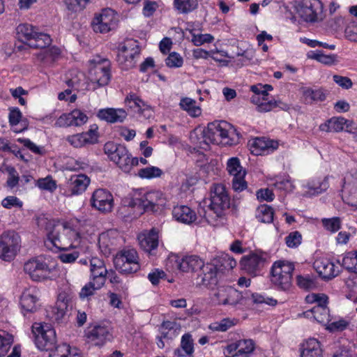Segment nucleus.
I'll use <instances>...</instances> for the list:
<instances>
[{
  "mask_svg": "<svg viewBox=\"0 0 357 357\" xmlns=\"http://www.w3.org/2000/svg\"><path fill=\"white\" fill-rule=\"evenodd\" d=\"M204 265V261L196 255L184 257L178 261V268L183 272L200 271Z\"/></svg>",
  "mask_w": 357,
  "mask_h": 357,
  "instance_id": "obj_29",
  "label": "nucleus"
},
{
  "mask_svg": "<svg viewBox=\"0 0 357 357\" xmlns=\"http://www.w3.org/2000/svg\"><path fill=\"white\" fill-rule=\"evenodd\" d=\"M166 65L170 68H179L183 65V58L176 52H172L165 60Z\"/></svg>",
  "mask_w": 357,
  "mask_h": 357,
  "instance_id": "obj_61",
  "label": "nucleus"
},
{
  "mask_svg": "<svg viewBox=\"0 0 357 357\" xmlns=\"http://www.w3.org/2000/svg\"><path fill=\"white\" fill-rule=\"evenodd\" d=\"M303 101L306 104H312L313 102L324 101L326 95L321 89H313L310 87H302L300 89Z\"/></svg>",
  "mask_w": 357,
  "mask_h": 357,
  "instance_id": "obj_33",
  "label": "nucleus"
},
{
  "mask_svg": "<svg viewBox=\"0 0 357 357\" xmlns=\"http://www.w3.org/2000/svg\"><path fill=\"white\" fill-rule=\"evenodd\" d=\"M137 238L140 247L149 253L158 246V231L155 228L143 231Z\"/></svg>",
  "mask_w": 357,
  "mask_h": 357,
  "instance_id": "obj_22",
  "label": "nucleus"
},
{
  "mask_svg": "<svg viewBox=\"0 0 357 357\" xmlns=\"http://www.w3.org/2000/svg\"><path fill=\"white\" fill-rule=\"evenodd\" d=\"M236 132V130L226 121H214L208 124L207 128L203 131V140L200 142V147L206 149L202 143L208 146L210 143L218 144L222 139L230 138Z\"/></svg>",
  "mask_w": 357,
  "mask_h": 357,
  "instance_id": "obj_4",
  "label": "nucleus"
},
{
  "mask_svg": "<svg viewBox=\"0 0 357 357\" xmlns=\"http://www.w3.org/2000/svg\"><path fill=\"white\" fill-rule=\"evenodd\" d=\"M86 337L88 342L97 347L105 345L113 338L110 328L103 325H96L88 329Z\"/></svg>",
  "mask_w": 357,
  "mask_h": 357,
  "instance_id": "obj_16",
  "label": "nucleus"
},
{
  "mask_svg": "<svg viewBox=\"0 0 357 357\" xmlns=\"http://www.w3.org/2000/svg\"><path fill=\"white\" fill-rule=\"evenodd\" d=\"M163 172L157 167L151 166L139 169L137 175L142 178L151 179L160 177Z\"/></svg>",
  "mask_w": 357,
  "mask_h": 357,
  "instance_id": "obj_49",
  "label": "nucleus"
},
{
  "mask_svg": "<svg viewBox=\"0 0 357 357\" xmlns=\"http://www.w3.org/2000/svg\"><path fill=\"white\" fill-rule=\"evenodd\" d=\"M210 200L209 208L217 217H220L224 211L229 208L230 198L222 184L218 183L212 185Z\"/></svg>",
  "mask_w": 357,
  "mask_h": 357,
  "instance_id": "obj_9",
  "label": "nucleus"
},
{
  "mask_svg": "<svg viewBox=\"0 0 357 357\" xmlns=\"http://www.w3.org/2000/svg\"><path fill=\"white\" fill-rule=\"evenodd\" d=\"M66 140L74 147L80 148L88 144H93L91 138L88 137V134H76L68 136Z\"/></svg>",
  "mask_w": 357,
  "mask_h": 357,
  "instance_id": "obj_45",
  "label": "nucleus"
},
{
  "mask_svg": "<svg viewBox=\"0 0 357 357\" xmlns=\"http://www.w3.org/2000/svg\"><path fill=\"white\" fill-rule=\"evenodd\" d=\"M38 299L30 291H24L20 298L22 307L26 312H32L36 310Z\"/></svg>",
  "mask_w": 357,
  "mask_h": 357,
  "instance_id": "obj_40",
  "label": "nucleus"
},
{
  "mask_svg": "<svg viewBox=\"0 0 357 357\" xmlns=\"http://www.w3.org/2000/svg\"><path fill=\"white\" fill-rule=\"evenodd\" d=\"M216 264L218 265V270L220 271V275H222L225 271L234 268L236 266V261L228 255H225L217 261Z\"/></svg>",
  "mask_w": 357,
  "mask_h": 357,
  "instance_id": "obj_51",
  "label": "nucleus"
},
{
  "mask_svg": "<svg viewBox=\"0 0 357 357\" xmlns=\"http://www.w3.org/2000/svg\"><path fill=\"white\" fill-rule=\"evenodd\" d=\"M234 325L232 320L229 319H223L220 321H217L210 325V328L215 331L225 332Z\"/></svg>",
  "mask_w": 357,
  "mask_h": 357,
  "instance_id": "obj_56",
  "label": "nucleus"
},
{
  "mask_svg": "<svg viewBox=\"0 0 357 357\" xmlns=\"http://www.w3.org/2000/svg\"><path fill=\"white\" fill-rule=\"evenodd\" d=\"M252 299L254 303H266L268 305L275 306L278 301L273 298L264 297L259 294H251L248 291L240 292L231 287H220L214 294L213 301L218 305H230L235 306L242 303L243 300Z\"/></svg>",
  "mask_w": 357,
  "mask_h": 357,
  "instance_id": "obj_1",
  "label": "nucleus"
},
{
  "mask_svg": "<svg viewBox=\"0 0 357 357\" xmlns=\"http://www.w3.org/2000/svg\"><path fill=\"white\" fill-rule=\"evenodd\" d=\"M119 51L122 52H130L135 56H139L140 54V48L137 40L134 39H128L122 43Z\"/></svg>",
  "mask_w": 357,
  "mask_h": 357,
  "instance_id": "obj_46",
  "label": "nucleus"
},
{
  "mask_svg": "<svg viewBox=\"0 0 357 357\" xmlns=\"http://www.w3.org/2000/svg\"><path fill=\"white\" fill-rule=\"evenodd\" d=\"M116 17L112 9H104L96 15L91 22L93 29L96 33H106L116 26Z\"/></svg>",
  "mask_w": 357,
  "mask_h": 357,
  "instance_id": "obj_12",
  "label": "nucleus"
},
{
  "mask_svg": "<svg viewBox=\"0 0 357 357\" xmlns=\"http://www.w3.org/2000/svg\"><path fill=\"white\" fill-rule=\"evenodd\" d=\"M348 121L343 117H333L319 126V129L324 132H340L344 126L348 128Z\"/></svg>",
  "mask_w": 357,
  "mask_h": 357,
  "instance_id": "obj_31",
  "label": "nucleus"
},
{
  "mask_svg": "<svg viewBox=\"0 0 357 357\" xmlns=\"http://www.w3.org/2000/svg\"><path fill=\"white\" fill-rule=\"evenodd\" d=\"M92 282L97 283V287L101 288L106 280V275L107 271L106 268H100L95 269V268H91Z\"/></svg>",
  "mask_w": 357,
  "mask_h": 357,
  "instance_id": "obj_53",
  "label": "nucleus"
},
{
  "mask_svg": "<svg viewBox=\"0 0 357 357\" xmlns=\"http://www.w3.org/2000/svg\"><path fill=\"white\" fill-rule=\"evenodd\" d=\"M314 268L318 274L324 279L330 280L338 275L339 270L335 265L327 259L316 260Z\"/></svg>",
  "mask_w": 357,
  "mask_h": 357,
  "instance_id": "obj_23",
  "label": "nucleus"
},
{
  "mask_svg": "<svg viewBox=\"0 0 357 357\" xmlns=\"http://www.w3.org/2000/svg\"><path fill=\"white\" fill-rule=\"evenodd\" d=\"M127 116V112L121 108L107 107L99 109L97 113L98 119L109 123H123Z\"/></svg>",
  "mask_w": 357,
  "mask_h": 357,
  "instance_id": "obj_20",
  "label": "nucleus"
},
{
  "mask_svg": "<svg viewBox=\"0 0 357 357\" xmlns=\"http://www.w3.org/2000/svg\"><path fill=\"white\" fill-rule=\"evenodd\" d=\"M47 229H50L47 234L49 240L60 250H67V248L63 246L66 240V236L75 239L79 238L75 230L66 227L63 223L49 222Z\"/></svg>",
  "mask_w": 357,
  "mask_h": 357,
  "instance_id": "obj_7",
  "label": "nucleus"
},
{
  "mask_svg": "<svg viewBox=\"0 0 357 357\" xmlns=\"http://www.w3.org/2000/svg\"><path fill=\"white\" fill-rule=\"evenodd\" d=\"M38 186L40 189L49 190L50 192H53L56 188V181L49 176L38 179Z\"/></svg>",
  "mask_w": 357,
  "mask_h": 357,
  "instance_id": "obj_64",
  "label": "nucleus"
},
{
  "mask_svg": "<svg viewBox=\"0 0 357 357\" xmlns=\"http://www.w3.org/2000/svg\"><path fill=\"white\" fill-rule=\"evenodd\" d=\"M73 307V301L70 294L62 291L58 295V298L53 310L54 319L57 321H62Z\"/></svg>",
  "mask_w": 357,
  "mask_h": 357,
  "instance_id": "obj_19",
  "label": "nucleus"
},
{
  "mask_svg": "<svg viewBox=\"0 0 357 357\" xmlns=\"http://www.w3.org/2000/svg\"><path fill=\"white\" fill-rule=\"evenodd\" d=\"M264 264V259L256 254L245 256L241 261L242 268L249 274L256 275Z\"/></svg>",
  "mask_w": 357,
  "mask_h": 357,
  "instance_id": "obj_24",
  "label": "nucleus"
},
{
  "mask_svg": "<svg viewBox=\"0 0 357 357\" xmlns=\"http://www.w3.org/2000/svg\"><path fill=\"white\" fill-rule=\"evenodd\" d=\"M221 276L218 264H206L203 266L198 274L197 280L200 281L197 282V284L213 289L218 284Z\"/></svg>",
  "mask_w": 357,
  "mask_h": 357,
  "instance_id": "obj_15",
  "label": "nucleus"
},
{
  "mask_svg": "<svg viewBox=\"0 0 357 357\" xmlns=\"http://www.w3.org/2000/svg\"><path fill=\"white\" fill-rule=\"evenodd\" d=\"M194 342L190 333H185L181 340V345L174 351V354L178 357H192L194 354Z\"/></svg>",
  "mask_w": 357,
  "mask_h": 357,
  "instance_id": "obj_30",
  "label": "nucleus"
},
{
  "mask_svg": "<svg viewBox=\"0 0 357 357\" xmlns=\"http://www.w3.org/2000/svg\"><path fill=\"white\" fill-rule=\"evenodd\" d=\"M20 237L14 231L3 232L0 236V259L10 261L20 247Z\"/></svg>",
  "mask_w": 357,
  "mask_h": 357,
  "instance_id": "obj_10",
  "label": "nucleus"
},
{
  "mask_svg": "<svg viewBox=\"0 0 357 357\" xmlns=\"http://www.w3.org/2000/svg\"><path fill=\"white\" fill-rule=\"evenodd\" d=\"M238 351L237 354L243 357H250V355L255 349V343L253 340H240L238 341Z\"/></svg>",
  "mask_w": 357,
  "mask_h": 357,
  "instance_id": "obj_50",
  "label": "nucleus"
},
{
  "mask_svg": "<svg viewBox=\"0 0 357 357\" xmlns=\"http://www.w3.org/2000/svg\"><path fill=\"white\" fill-rule=\"evenodd\" d=\"M252 152L256 155H261L263 152H273L278 148V142L265 137H257L253 140Z\"/></svg>",
  "mask_w": 357,
  "mask_h": 357,
  "instance_id": "obj_28",
  "label": "nucleus"
},
{
  "mask_svg": "<svg viewBox=\"0 0 357 357\" xmlns=\"http://www.w3.org/2000/svg\"><path fill=\"white\" fill-rule=\"evenodd\" d=\"M304 314L307 317L312 316L317 322L322 324H327L330 321L328 307L314 306L311 310L305 311Z\"/></svg>",
  "mask_w": 357,
  "mask_h": 357,
  "instance_id": "obj_35",
  "label": "nucleus"
},
{
  "mask_svg": "<svg viewBox=\"0 0 357 357\" xmlns=\"http://www.w3.org/2000/svg\"><path fill=\"white\" fill-rule=\"evenodd\" d=\"M49 357H81L76 348H71L67 344H59L54 351L49 354Z\"/></svg>",
  "mask_w": 357,
  "mask_h": 357,
  "instance_id": "obj_36",
  "label": "nucleus"
},
{
  "mask_svg": "<svg viewBox=\"0 0 357 357\" xmlns=\"http://www.w3.org/2000/svg\"><path fill=\"white\" fill-rule=\"evenodd\" d=\"M116 160H113L124 172H129L132 167L138 165V158H132L127 148L123 145L119 148Z\"/></svg>",
  "mask_w": 357,
  "mask_h": 357,
  "instance_id": "obj_21",
  "label": "nucleus"
},
{
  "mask_svg": "<svg viewBox=\"0 0 357 357\" xmlns=\"http://www.w3.org/2000/svg\"><path fill=\"white\" fill-rule=\"evenodd\" d=\"M90 0H66L65 3L68 10L78 12L85 8Z\"/></svg>",
  "mask_w": 357,
  "mask_h": 357,
  "instance_id": "obj_58",
  "label": "nucleus"
},
{
  "mask_svg": "<svg viewBox=\"0 0 357 357\" xmlns=\"http://www.w3.org/2000/svg\"><path fill=\"white\" fill-rule=\"evenodd\" d=\"M136 56L130 52H119L117 54V62L123 70L132 68L136 64Z\"/></svg>",
  "mask_w": 357,
  "mask_h": 357,
  "instance_id": "obj_43",
  "label": "nucleus"
},
{
  "mask_svg": "<svg viewBox=\"0 0 357 357\" xmlns=\"http://www.w3.org/2000/svg\"><path fill=\"white\" fill-rule=\"evenodd\" d=\"M301 357H322L319 342L314 338L308 339L303 345Z\"/></svg>",
  "mask_w": 357,
  "mask_h": 357,
  "instance_id": "obj_32",
  "label": "nucleus"
},
{
  "mask_svg": "<svg viewBox=\"0 0 357 357\" xmlns=\"http://www.w3.org/2000/svg\"><path fill=\"white\" fill-rule=\"evenodd\" d=\"M274 211L272 207L267 204H262L257 207L255 217L262 223H271L273 220Z\"/></svg>",
  "mask_w": 357,
  "mask_h": 357,
  "instance_id": "obj_38",
  "label": "nucleus"
},
{
  "mask_svg": "<svg viewBox=\"0 0 357 357\" xmlns=\"http://www.w3.org/2000/svg\"><path fill=\"white\" fill-rule=\"evenodd\" d=\"M125 103L129 108L139 114H142L150 108L146 102L133 93H130L126 96Z\"/></svg>",
  "mask_w": 357,
  "mask_h": 357,
  "instance_id": "obj_34",
  "label": "nucleus"
},
{
  "mask_svg": "<svg viewBox=\"0 0 357 357\" xmlns=\"http://www.w3.org/2000/svg\"><path fill=\"white\" fill-rule=\"evenodd\" d=\"M342 199L351 206H357V177L344 182L342 186Z\"/></svg>",
  "mask_w": 357,
  "mask_h": 357,
  "instance_id": "obj_26",
  "label": "nucleus"
},
{
  "mask_svg": "<svg viewBox=\"0 0 357 357\" xmlns=\"http://www.w3.org/2000/svg\"><path fill=\"white\" fill-rule=\"evenodd\" d=\"M167 198L160 191H151L137 197H127L123 199L124 206L137 207L144 211H157L165 207Z\"/></svg>",
  "mask_w": 357,
  "mask_h": 357,
  "instance_id": "obj_2",
  "label": "nucleus"
},
{
  "mask_svg": "<svg viewBox=\"0 0 357 357\" xmlns=\"http://www.w3.org/2000/svg\"><path fill=\"white\" fill-rule=\"evenodd\" d=\"M24 271L34 281H42L50 278L51 268L48 265L38 259H33L24 265Z\"/></svg>",
  "mask_w": 357,
  "mask_h": 357,
  "instance_id": "obj_13",
  "label": "nucleus"
},
{
  "mask_svg": "<svg viewBox=\"0 0 357 357\" xmlns=\"http://www.w3.org/2000/svg\"><path fill=\"white\" fill-rule=\"evenodd\" d=\"M302 241V236L298 231L291 232L286 238L285 242L289 248H296L301 243Z\"/></svg>",
  "mask_w": 357,
  "mask_h": 357,
  "instance_id": "obj_59",
  "label": "nucleus"
},
{
  "mask_svg": "<svg viewBox=\"0 0 357 357\" xmlns=\"http://www.w3.org/2000/svg\"><path fill=\"white\" fill-rule=\"evenodd\" d=\"M324 227L331 232L337 231L341 227V220L338 217L331 218H323L321 220Z\"/></svg>",
  "mask_w": 357,
  "mask_h": 357,
  "instance_id": "obj_54",
  "label": "nucleus"
},
{
  "mask_svg": "<svg viewBox=\"0 0 357 357\" xmlns=\"http://www.w3.org/2000/svg\"><path fill=\"white\" fill-rule=\"evenodd\" d=\"M346 286L349 291L347 296V298L357 304V274L347 279Z\"/></svg>",
  "mask_w": 357,
  "mask_h": 357,
  "instance_id": "obj_52",
  "label": "nucleus"
},
{
  "mask_svg": "<svg viewBox=\"0 0 357 357\" xmlns=\"http://www.w3.org/2000/svg\"><path fill=\"white\" fill-rule=\"evenodd\" d=\"M342 266L349 271L357 273V250L347 253L342 258Z\"/></svg>",
  "mask_w": 357,
  "mask_h": 357,
  "instance_id": "obj_47",
  "label": "nucleus"
},
{
  "mask_svg": "<svg viewBox=\"0 0 357 357\" xmlns=\"http://www.w3.org/2000/svg\"><path fill=\"white\" fill-rule=\"evenodd\" d=\"M227 170L233 176L232 188L235 191L241 192L246 188L247 183L245 181V170L241 165L240 160L237 157L229 158L227 162Z\"/></svg>",
  "mask_w": 357,
  "mask_h": 357,
  "instance_id": "obj_11",
  "label": "nucleus"
},
{
  "mask_svg": "<svg viewBox=\"0 0 357 357\" xmlns=\"http://www.w3.org/2000/svg\"><path fill=\"white\" fill-rule=\"evenodd\" d=\"M252 102L257 105V110L261 112H267L278 106V102L273 99L261 98L256 94L251 98Z\"/></svg>",
  "mask_w": 357,
  "mask_h": 357,
  "instance_id": "obj_37",
  "label": "nucleus"
},
{
  "mask_svg": "<svg viewBox=\"0 0 357 357\" xmlns=\"http://www.w3.org/2000/svg\"><path fill=\"white\" fill-rule=\"evenodd\" d=\"M114 264L116 269L123 274L136 273L140 268L139 257L134 249L119 252L114 259Z\"/></svg>",
  "mask_w": 357,
  "mask_h": 357,
  "instance_id": "obj_8",
  "label": "nucleus"
},
{
  "mask_svg": "<svg viewBox=\"0 0 357 357\" xmlns=\"http://www.w3.org/2000/svg\"><path fill=\"white\" fill-rule=\"evenodd\" d=\"M17 141L36 154L43 155L45 153L43 147L37 146L29 139L19 138Z\"/></svg>",
  "mask_w": 357,
  "mask_h": 357,
  "instance_id": "obj_62",
  "label": "nucleus"
},
{
  "mask_svg": "<svg viewBox=\"0 0 357 357\" xmlns=\"http://www.w3.org/2000/svg\"><path fill=\"white\" fill-rule=\"evenodd\" d=\"M61 50L59 48L53 46L49 49L45 50L42 54L41 56L42 60L44 61H50L54 62L60 55Z\"/></svg>",
  "mask_w": 357,
  "mask_h": 357,
  "instance_id": "obj_57",
  "label": "nucleus"
},
{
  "mask_svg": "<svg viewBox=\"0 0 357 357\" xmlns=\"http://www.w3.org/2000/svg\"><path fill=\"white\" fill-rule=\"evenodd\" d=\"M329 187L328 178H325L322 181L309 185L310 192L312 195H318L326 190Z\"/></svg>",
  "mask_w": 357,
  "mask_h": 357,
  "instance_id": "obj_63",
  "label": "nucleus"
},
{
  "mask_svg": "<svg viewBox=\"0 0 357 357\" xmlns=\"http://www.w3.org/2000/svg\"><path fill=\"white\" fill-rule=\"evenodd\" d=\"M13 342V337L5 331L0 330V357L4 356Z\"/></svg>",
  "mask_w": 357,
  "mask_h": 357,
  "instance_id": "obj_48",
  "label": "nucleus"
},
{
  "mask_svg": "<svg viewBox=\"0 0 357 357\" xmlns=\"http://www.w3.org/2000/svg\"><path fill=\"white\" fill-rule=\"evenodd\" d=\"M52 43L50 36L42 32L36 31L33 38L28 42V45L32 48H45Z\"/></svg>",
  "mask_w": 357,
  "mask_h": 357,
  "instance_id": "obj_39",
  "label": "nucleus"
},
{
  "mask_svg": "<svg viewBox=\"0 0 357 357\" xmlns=\"http://www.w3.org/2000/svg\"><path fill=\"white\" fill-rule=\"evenodd\" d=\"M90 183V178L84 174L72 176L68 183L69 195H77L84 192Z\"/></svg>",
  "mask_w": 357,
  "mask_h": 357,
  "instance_id": "obj_25",
  "label": "nucleus"
},
{
  "mask_svg": "<svg viewBox=\"0 0 357 357\" xmlns=\"http://www.w3.org/2000/svg\"><path fill=\"white\" fill-rule=\"evenodd\" d=\"M88 121L87 116L79 109L63 114L55 123L57 127L81 126Z\"/></svg>",
  "mask_w": 357,
  "mask_h": 357,
  "instance_id": "obj_18",
  "label": "nucleus"
},
{
  "mask_svg": "<svg viewBox=\"0 0 357 357\" xmlns=\"http://www.w3.org/2000/svg\"><path fill=\"white\" fill-rule=\"evenodd\" d=\"M91 206L102 212H109L114 206L112 195L105 189L96 190L91 198Z\"/></svg>",
  "mask_w": 357,
  "mask_h": 357,
  "instance_id": "obj_17",
  "label": "nucleus"
},
{
  "mask_svg": "<svg viewBox=\"0 0 357 357\" xmlns=\"http://www.w3.org/2000/svg\"><path fill=\"white\" fill-rule=\"evenodd\" d=\"M179 105L191 116L196 117L201 114L200 107L197 106L196 101L190 98H183L180 101Z\"/></svg>",
  "mask_w": 357,
  "mask_h": 357,
  "instance_id": "obj_42",
  "label": "nucleus"
},
{
  "mask_svg": "<svg viewBox=\"0 0 357 357\" xmlns=\"http://www.w3.org/2000/svg\"><path fill=\"white\" fill-rule=\"evenodd\" d=\"M294 265L289 261H275L271 268V281L279 289L288 290L291 285Z\"/></svg>",
  "mask_w": 357,
  "mask_h": 357,
  "instance_id": "obj_5",
  "label": "nucleus"
},
{
  "mask_svg": "<svg viewBox=\"0 0 357 357\" xmlns=\"http://www.w3.org/2000/svg\"><path fill=\"white\" fill-rule=\"evenodd\" d=\"M322 9L319 0H299L296 10L301 18L305 22H314L317 19L319 11Z\"/></svg>",
  "mask_w": 357,
  "mask_h": 357,
  "instance_id": "obj_14",
  "label": "nucleus"
},
{
  "mask_svg": "<svg viewBox=\"0 0 357 357\" xmlns=\"http://www.w3.org/2000/svg\"><path fill=\"white\" fill-rule=\"evenodd\" d=\"M97 287V283L90 281L86 284L79 292V296L82 299L89 298L91 296L94 294L96 290L100 289Z\"/></svg>",
  "mask_w": 357,
  "mask_h": 357,
  "instance_id": "obj_60",
  "label": "nucleus"
},
{
  "mask_svg": "<svg viewBox=\"0 0 357 357\" xmlns=\"http://www.w3.org/2000/svg\"><path fill=\"white\" fill-rule=\"evenodd\" d=\"M36 31V28L28 24H20L17 27L18 38L27 45L28 42H30V40L33 38Z\"/></svg>",
  "mask_w": 357,
  "mask_h": 357,
  "instance_id": "obj_41",
  "label": "nucleus"
},
{
  "mask_svg": "<svg viewBox=\"0 0 357 357\" xmlns=\"http://www.w3.org/2000/svg\"><path fill=\"white\" fill-rule=\"evenodd\" d=\"M32 333L34 335L35 343L40 350L54 351L57 340L56 331L51 324L47 323H34L32 326Z\"/></svg>",
  "mask_w": 357,
  "mask_h": 357,
  "instance_id": "obj_3",
  "label": "nucleus"
},
{
  "mask_svg": "<svg viewBox=\"0 0 357 357\" xmlns=\"http://www.w3.org/2000/svg\"><path fill=\"white\" fill-rule=\"evenodd\" d=\"M123 145L116 144L113 142H108L104 145V151L105 153L108 156V158L112 160H116V155L119 154L117 152L120 146H123Z\"/></svg>",
  "mask_w": 357,
  "mask_h": 357,
  "instance_id": "obj_55",
  "label": "nucleus"
},
{
  "mask_svg": "<svg viewBox=\"0 0 357 357\" xmlns=\"http://www.w3.org/2000/svg\"><path fill=\"white\" fill-rule=\"evenodd\" d=\"M94 66L90 68L89 79L93 84V89L108 84L111 79L110 61L107 59L97 57L91 61Z\"/></svg>",
  "mask_w": 357,
  "mask_h": 357,
  "instance_id": "obj_6",
  "label": "nucleus"
},
{
  "mask_svg": "<svg viewBox=\"0 0 357 357\" xmlns=\"http://www.w3.org/2000/svg\"><path fill=\"white\" fill-rule=\"evenodd\" d=\"M174 3L181 13H190L198 7V0H174Z\"/></svg>",
  "mask_w": 357,
  "mask_h": 357,
  "instance_id": "obj_44",
  "label": "nucleus"
},
{
  "mask_svg": "<svg viewBox=\"0 0 357 357\" xmlns=\"http://www.w3.org/2000/svg\"><path fill=\"white\" fill-rule=\"evenodd\" d=\"M173 217L178 222L190 225L197 219L196 213L187 206H176L172 210Z\"/></svg>",
  "mask_w": 357,
  "mask_h": 357,
  "instance_id": "obj_27",
  "label": "nucleus"
}]
</instances>
